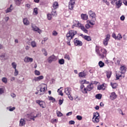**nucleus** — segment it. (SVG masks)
Listing matches in <instances>:
<instances>
[{"instance_id": "1", "label": "nucleus", "mask_w": 127, "mask_h": 127, "mask_svg": "<svg viewBox=\"0 0 127 127\" xmlns=\"http://www.w3.org/2000/svg\"><path fill=\"white\" fill-rule=\"evenodd\" d=\"M96 52L100 58L104 59L107 56V50L102 47H96Z\"/></svg>"}, {"instance_id": "2", "label": "nucleus", "mask_w": 127, "mask_h": 127, "mask_svg": "<svg viewBox=\"0 0 127 127\" xmlns=\"http://www.w3.org/2000/svg\"><path fill=\"white\" fill-rule=\"evenodd\" d=\"M73 23L74 25H75V27H80V28L85 33H88V30L86 29L85 28V27L84 26L80 23L79 21L77 20H73Z\"/></svg>"}, {"instance_id": "3", "label": "nucleus", "mask_w": 127, "mask_h": 127, "mask_svg": "<svg viewBox=\"0 0 127 127\" xmlns=\"http://www.w3.org/2000/svg\"><path fill=\"white\" fill-rule=\"evenodd\" d=\"M77 34V31L75 30H70L66 34V37L67 38L71 40V39H73L75 35Z\"/></svg>"}, {"instance_id": "4", "label": "nucleus", "mask_w": 127, "mask_h": 127, "mask_svg": "<svg viewBox=\"0 0 127 127\" xmlns=\"http://www.w3.org/2000/svg\"><path fill=\"white\" fill-rule=\"evenodd\" d=\"M100 114L98 112H95L93 113V117L92 118V121L94 124H98L100 122Z\"/></svg>"}, {"instance_id": "5", "label": "nucleus", "mask_w": 127, "mask_h": 127, "mask_svg": "<svg viewBox=\"0 0 127 127\" xmlns=\"http://www.w3.org/2000/svg\"><path fill=\"white\" fill-rule=\"evenodd\" d=\"M25 118L27 121H31L32 120L33 121H35V118H37V114L36 115H34L33 113H32L31 114H27Z\"/></svg>"}, {"instance_id": "6", "label": "nucleus", "mask_w": 127, "mask_h": 127, "mask_svg": "<svg viewBox=\"0 0 127 127\" xmlns=\"http://www.w3.org/2000/svg\"><path fill=\"white\" fill-rule=\"evenodd\" d=\"M111 36L110 34H107L105 36V38L103 40V43L104 46H108L109 44V41H110V38Z\"/></svg>"}, {"instance_id": "7", "label": "nucleus", "mask_w": 127, "mask_h": 127, "mask_svg": "<svg viewBox=\"0 0 127 127\" xmlns=\"http://www.w3.org/2000/svg\"><path fill=\"white\" fill-rule=\"evenodd\" d=\"M76 0H70L68 2V8L70 10H73V8H74V6H75V2Z\"/></svg>"}, {"instance_id": "8", "label": "nucleus", "mask_w": 127, "mask_h": 127, "mask_svg": "<svg viewBox=\"0 0 127 127\" xmlns=\"http://www.w3.org/2000/svg\"><path fill=\"white\" fill-rule=\"evenodd\" d=\"M36 103L39 105V106L41 107V108H42V109H45V108H46V104L44 101L36 100Z\"/></svg>"}, {"instance_id": "9", "label": "nucleus", "mask_w": 127, "mask_h": 127, "mask_svg": "<svg viewBox=\"0 0 127 127\" xmlns=\"http://www.w3.org/2000/svg\"><path fill=\"white\" fill-rule=\"evenodd\" d=\"M56 60H57V57L54 56V55H53L48 59V62L49 63H52L53 61H56Z\"/></svg>"}, {"instance_id": "10", "label": "nucleus", "mask_w": 127, "mask_h": 127, "mask_svg": "<svg viewBox=\"0 0 127 127\" xmlns=\"http://www.w3.org/2000/svg\"><path fill=\"white\" fill-rule=\"evenodd\" d=\"M74 43L76 46H82V45H83L82 41L78 40L77 38L74 39Z\"/></svg>"}, {"instance_id": "11", "label": "nucleus", "mask_w": 127, "mask_h": 127, "mask_svg": "<svg viewBox=\"0 0 127 127\" xmlns=\"http://www.w3.org/2000/svg\"><path fill=\"white\" fill-rule=\"evenodd\" d=\"M31 27L34 31H37V32H38V33L40 34V33L41 32V30L38 28L37 26H36L35 25L33 24H32Z\"/></svg>"}, {"instance_id": "12", "label": "nucleus", "mask_w": 127, "mask_h": 127, "mask_svg": "<svg viewBox=\"0 0 127 127\" xmlns=\"http://www.w3.org/2000/svg\"><path fill=\"white\" fill-rule=\"evenodd\" d=\"M44 77L43 75H40L38 77H35L34 78L32 79V82H38L40 81V80H43Z\"/></svg>"}, {"instance_id": "13", "label": "nucleus", "mask_w": 127, "mask_h": 127, "mask_svg": "<svg viewBox=\"0 0 127 127\" xmlns=\"http://www.w3.org/2000/svg\"><path fill=\"white\" fill-rule=\"evenodd\" d=\"M40 92H43V93H45V89H47V87L46 84L43 83L40 85Z\"/></svg>"}, {"instance_id": "14", "label": "nucleus", "mask_w": 127, "mask_h": 127, "mask_svg": "<svg viewBox=\"0 0 127 127\" xmlns=\"http://www.w3.org/2000/svg\"><path fill=\"white\" fill-rule=\"evenodd\" d=\"M120 70L121 74H125L127 71V67H126V65H121Z\"/></svg>"}, {"instance_id": "15", "label": "nucleus", "mask_w": 127, "mask_h": 127, "mask_svg": "<svg viewBox=\"0 0 127 127\" xmlns=\"http://www.w3.org/2000/svg\"><path fill=\"white\" fill-rule=\"evenodd\" d=\"M24 61L26 63H29V62H33V59L32 58H29L27 56L25 57L24 59Z\"/></svg>"}, {"instance_id": "16", "label": "nucleus", "mask_w": 127, "mask_h": 127, "mask_svg": "<svg viewBox=\"0 0 127 127\" xmlns=\"http://www.w3.org/2000/svg\"><path fill=\"white\" fill-rule=\"evenodd\" d=\"M115 4L117 8H120V7L122 6V4H123V0H117V1L115 2Z\"/></svg>"}, {"instance_id": "17", "label": "nucleus", "mask_w": 127, "mask_h": 127, "mask_svg": "<svg viewBox=\"0 0 127 127\" xmlns=\"http://www.w3.org/2000/svg\"><path fill=\"white\" fill-rule=\"evenodd\" d=\"M88 14L89 16L92 17V19H95V18H96V13L93 12V11L89 10L88 12Z\"/></svg>"}, {"instance_id": "18", "label": "nucleus", "mask_w": 127, "mask_h": 127, "mask_svg": "<svg viewBox=\"0 0 127 127\" xmlns=\"http://www.w3.org/2000/svg\"><path fill=\"white\" fill-rule=\"evenodd\" d=\"M117 97L118 95L116 94L115 92H112L110 95V99L111 100H112V101H114V100H116V99H117Z\"/></svg>"}, {"instance_id": "19", "label": "nucleus", "mask_w": 127, "mask_h": 127, "mask_svg": "<svg viewBox=\"0 0 127 127\" xmlns=\"http://www.w3.org/2000/svg\"><path fill=\"white\" fill-rule=\"evenodd\" d=\"M94 88V84L93 83H90L89 85H87L86 89L88 91H92Z\"/></svg>"}, {"instance_id": "20", "label": "nucleus", "mask_w": 127, "mask_h": 127, "mask_svg": "<svg viewBox=\"0 0 127 127\" xmlns=\"http://www.w3.org/2000/svg\"><path fill=\"white\" fill-rule=\"evenodd\" d=\"M25 125V120L23 119H21L19 121V126L23 127Z\"/></svg>"}, {"instance_id": "21", "label": "nucleus", "mask_w": 127, "mask_h": 127, "mask_svg": "<svg viewBox=\"0 0 127 127\" xmlns=\"http://www.w3.org/2000/svg\"><path fill=\"white\" fill-rule=\"evenodd\" d=\"M64 93L66 95H70L71 94V88H66L64 89Z\"/></svg>"}, {"instance_id": "22", "label": "nucleus", "mask_w": 127, "mask_h": 127, "mask_svg": "<svg viewBox=\"0 0 127 127\" xmlns=\"http://www.w3.org/2000/svg\"><path fill=\"white\" fill-rule=\"evenodd\" d=\"M12 9H13V7L12 6V4L10 5V7L5 10L6 13H8V12H11L12 11Z\"/></svg>"}, {"instance_id": "23", "label": "nucleus", "mask_w": 127, "mask_h": 127, "mask_svg": "<svg viewBox=\"0 0 127 127\" xmlns=\"http://www.w3.org/2000/svg\"><path fill=\"white\" fill-rule=\"evenodd\" d=\"M23 22L24 25H29V21H28L27 18H24L23 20Z\"/></svg>"}, {"instance_id": "24", "label": "nucleus", "mask_w": 127, "mask_h": 127, "mask_svg": "<svg viewBox=\"0 0 127 127\" xmlns=\"http://www.w3.org/2000/svg\"><path fill=\"white\" fill-rule=\"evenodd\" d=\"M59 5L58 4V2L57 1H55L53 4V7L54 9H57L58 8Z\"/></svg>"}, {"instance_id": "25", "label": "nucleus", "mask_w": 127, "mask_h": 127, "mask_svg": "<svg viewBox=\"0 0 127 127\" xmlns=\"http://www.w3.org/2000/svg\"><path fill=\"white\" fill-rule=\"evenodd\" d=\"M81 17L83 20H87V19H88V15L86 14H81Z\"/></svg>"}, {"instance_id": "26", "label": "nucleus", "mask_w": 127, "mask_h": 127, "mask_svg": "<svg viewBox=\"0 0 127 127\" xmlns=\"http://www.w3.org/2000/svg\"><path fill=\"white\" fill-rule=\"evenodd\" d=\"M0 60H6L7 59L5 58V53H2L0 55Z\"/></svg>"}, {"instance_id": "27", "label": "nucleus", "mask_w": 127, "mask_h": 127, "mask_svg": "<svg viewBox=\"0 0 127 127\" xmlns=\"http://www.w3.org/2000/svg\"><path fill=\"white\" fill-rule=\"evenodd\" d=\"M51 14L53 15V16H57V12H56V9H52Z\"/></svg>"}, {"instance_id": "28", "label": "nucleus", "mask_w": 127, "mask_h": 127, "mask_svg": "<svg viewBox=\"0 0 127 127\" xmlns=\"http://www.w3.org/2000/svg\"><path fill=\"white\" fill-rule=\"evenodd\" d=\"M22 1V0H14L15 4H16V5H18V6H19V5L21 4Z\"/></svg>"}, {"instance_id": "29", "label": "nucleus", "mask_w": 127, "mask_h": 127, "mask_svg": "<svg viewBox=\"0 0 127 127\" xmlns=\"http://www.w3.org/2000/svg\"><path fill=\"white\" fill-rule=\"evenodd\" d=\"M85 40H87V41H91V40H92V39H91V37L89 36H84L83 37Z\"/></svg>"}, {"instance_id": "30", "label": "nucleus", "mask_w": 127, "mask_h": 127, "mask_svg": "<svg viewBox=\"0 0 127 127\" xmlns=\"http://www.w3.org/2000/svg\"><path fill=\"white\" fill-rule=\"evenodd\" d=\"M95 21H96V18L93 19V20H91V21H87V22L90 23L91 25H95Z\"/></svg>"}, {"instance_id": "31", "label": "nucleus", "mask_w": 127, "mask_h": 127, "mask_svg": "<svg viewBox=\"0 0 127 127\" xmlns=\"http://www.w3.org/2000/svg\"><path fill=\"white\" fill-rule=\"evenodd\" d=\"M111 86L112 87L113 89H116L118 87V84L117 83H111Z\"/></svg>"}, {"instance_id": "32", "label": "nucleus", "mask_w": 127, "mask_h": 127, "mask_svg": "<svg viewBox=\"0 0 127 127\" xmlns=\"http://www.w3.org/2000/svg\"><path fill=\"white\" fill-rule=\"evenodd\" d=\"M98 65L100 68H103V67L105 66V63H104L102 61H99L98 63Z\"/></svg>"}, {"instance_id": "33", "label": "nucleus", "mask_w": 127, "mask_h": 127, "mask_svg": "<svg viewBox=\"0 0 127 127\" xmlns=\"http://www.w3.org/2000/svg\"><path fill=\"white\" fill-rule=\"evenodd\" d=\"M59 63L60 65H63L65 63V60L63 59H60L59 60Z\"/></svg>"}, {"instance_id": "34", "label": "nucleus", "mask_w": 127, "mask_h": 127, "mask_svg": "<svg viewBox=\"0 0 127 127\" xmlns=\"http://www.w3.org/2000/svg\"><path fill=\"white\" fill-rule=\"evenodd\" d=\"M79 76L80 78H83V77H85L86 76V73L84 72H81L79 73Z\"/></svg>"}, {"instance_id": "35", "label": "nucleus", "mask_w": 127, "mask_h": 127, "mask_svg": "<svg viewBox=\"0 0 127 127\" xmlns=\"http://www.w3.org/2000/svg\"><path fill=\"white\" fill-rule=\"evenodd\" d=\"M107 77L108 79H110L111 78V76H112V72L111 71H107Z\"/></svg>"}, {"instance_id": "36", "label": "nucleus", "mask_w": 127, "mask_h": 127, "mask_svg": "<svg viewBox=\"0 0 127 127\" xmlns=\"http://www.w3.org/2000/svg\"><path fill=\"white\" fill-rule=\"evenodd\" d=\"M80 83L81 85H84V84H89V81H87L86 79L82 80L80 81Z\"/></svg>"}, {"instance_id": "37", "label": "nucleus", "mask_w": 127, "mask_h": 127, "mask_svg": "<svg viewBox=\"0 0 127 127\" xmlns=\"http://www.w3.org/2000/svg\"><path fill=\"white\" fill-rule=\"evenodd\" d=\"M31 45L32 47H33V48H34L35 47H36L37 46L36 42H35V41L31 42Z\"/></svg>"}, {"instance_id": "38", "label": "nucleus", "mask_w": 127, "mask_h": 127, "mask_svg": "<svg viewBox=\"0 0 127 127\" xmlns=\"http://www.w3.org/2000/svg\"><path fill=\"white\" fill-rule=\"evenodd\" d=\"M123 38V37L122 36V35L121 34H118L117 36H116V40H121Z\"/></svg>"}, {"instance_id": "39", "label": "nucleus", "mask_w": 127, "mask_h": 127, "mask_svg": "<svg viewBox=\"0 0 127 127\" xmlns=\"http://www.w3.org/2000/svg\"><path fill=\"white\" fill-rule=\"evenodd\" d=\"M81 91L83 94H87L88 93L87 92L88 90H87V88L85 87L83 89H81Z\"/></svg>"}, {"instance_id": "40", "label": "nucleus", "mask_w": 127, "mask_h": 127, "mask_svg": "<svg viewBox=\"0 0 127 127\" xmlns=\"http://www.w3.org/2000/svg\"><path fill=\"white\" fill-rule=\"evenodd\" d=\"M11 66L12 68H13V69H16V66H17V65L16 64V63L15 62H13L11 64Z\"/></svg>"}, {"instance_id": "41", "label": "nucleus", "mask_w": 127, "mask_h": 127, "mask_svg": "<svg viewBox=\"0 0 127 127\" xmlns=\"http://www.w3.org/2000/svg\"><path fill=\"white\" fill-rule=\"evenodd\" d=\"M1 81L2 82H3V83H5V84H6V83H7V78H6V77H2L1 79Z\"/></svg>"}, {"instance_id": "42", "label": "nucleus", "mask_w": 127, "mask_h": 127, "mask_svg": "<svg viewBox=\"0 0 127 127\" xmlns=\"http://www.w3.org/2000/svg\"><path fill=\"white\" fill-rule=\"evenodd\" d=\"M120 77H123V78H125V75H122L121 74H119L118 73L116 74V79L117 80H119L120 79Z\"/></svg>"}, {"instance_id": "43", "label": "nucleus", "mask_w": 127, "mask_h": 127, "mask_svg": "<svg viewBox=\"0 0 127 127\" xmlns=\"http://www.w3.org/2000/svg\"><path fill=\"white\" fill-rule=\"evenodd\" d=\"M95 97L96 99H98V100H101V99H102V95L101 94H97Z\"/></svg>"}, {"instance_id": "44", "label": "nucleus", "mask_w": 127, "mask_h": 127, "mask_svg": "<svg viewBox=\"0 0 127 127\" xmlns=\"http://www.w3.org/2000/svg\"><path fill=\"white\" fill-rule=\"evenodd\" d=\"M61 89H62V87H60V88L58 89V93H59V95L61 96H63V93L62 92V90H60Z\"/></svg>"}, {"instance_id": "45", "label": "nucleus", "mask_w": 127, "mask_h": 127, "mask_svg": "<svg viewBox=\"0 0 127 127\" xmlns=\"http://www.w3.org/2000/svg\"><path fill=\"white\" fill-rule=\"evenodd\" d=\"M42 53H43L44 55H45V56H47L48 54H47V52L46 51V50L43 49L42 50Z\"/></svg>"}, {"instance_id": "46", "label": "nucleus", "mask_w": 127, "mask_h": 127, "mask_svg": "<svg viewBox=\"0 0 127 127\" xmlns=\"http://www.w3.org/2000/svg\"><path fill=\"white\" fill-rule=\"evenodd\" d=\"M47 18L49 20H51V19H52V14H47Z\"/></svg>"}, {"instance_id": "47", "label": "nucleus", "mask_w": 127, "mask_h": 127, "mask_svg": "<svg viewBox=\"0 0 127 127\" xmlns=\"http://www.w3.org/2000/svg\"><path fill=\"white\" fill-rule=\"evenodd\" d=\"M64 59H66L67 60H68V61L70 60V56L68 55H65L64 56Z\"/></svg>"}, {"instance_id": "48", "label": "nucleus", "mask_w": 127, "mask_h": 127, "mask_svg": "<svg viewBox=\"0 0 127 127\" xmlns=\"http://www.w3.org/2000/svg\"><path fill=\"white\" fill-rule=\"evenodd\" d=\"M35 74L36 76H39L40 75V71H39V70H35Z\"/></svg>"}, {"instance_id": "49", "label": "nucleus", "mask_w": 127, "mask_h": 127, "mask_svg": "<svg viewBox=\"0 0 127 127\" xmlns=\"http://www.w3.org/2000/svg\"><path fill=\"white\" fill-rule=\"evenodd\" d=\"M33 13H35V15H37V14H38V11L37 10V8H34Z\"/></svg>"}, {"instance_id": "50", "label": "nucleus", "mask_w": 127, "mask_h": 127, "mask_svg": "<svg viewBox=\"0 0 127 127\" xmlns=\"http://www.w3.org/2000/svg\"><path fill=\"white\" fill-rule=\"evenodd\" d=\"M49 101H53V102H56V100L55 99V98H53L52 96H50L49 97Z\"/></svg>"}, {"instance_id": "51", "label": "nucleus", "mask_w": 127, "mask_h": 127, "mask_svg": "<svg viewBox=\"0 0 127 127\" xmlns=\"http://www.w3.org/2000/svg\"><path fill=\"white\" fill-rule=\"evenodd\" d=\"M14 76H17V75H18V70H17V69H14Z\"/></svg>"}, {"instance_id": "52", "label": "nucleus", "mask_w": 127, "mask_h": 127, "mask_svg": "<svg viewBox=\"0 0 127 127\" xmlns=\"http://www.w3.org/2000/svg\"><path fill=\"white\" fill-rule=\"evenodd\" d=\"M58 34V33L56 31H53V35L54 36H57V35Z\"/></svg>"}, {"instance_id": "53", "label": "nucleus", "mask_w": 127, "mask_h": 127, "mask_svg": "<svg viewBox=\"0 0 127 127\" xmlns=\"http://www.w3.org/2000/svg\"><path fill=\"white\" fill-rule=\"evenodd\" d=\"M57 115L58 117H62L63 116V114H62L60 112H57Z\"/></svg>"}, {"instance_id": "54", "label": "nucleus", "mask_w": 127, "mask_h": 127, "mask_svg": "<svg viewBox=\"0 0 127 127\" xmlns=\"http://www.w3.org/2000/svg\"><path fill=\"white\" fill-rule=\"evenodd\" d=\"M4 92V89L3 88H0V95L3 94Z\"/></svg>"}, {"instance_id": "55", "label": "nucleus", "mask_w": 127, "mask_h": 127, "mask_svg": "<svg viewBox=\"0 0 127 127\" xmlns=\"http://www.w3.org/2000/svg\"><path fill=\"white\" fill-rule=\"evenodd\" d=\"M118 1V0H111V4L115 5V3Z\"/></svg>"}, {"instance_id": "56", "label": "nucleus", "mask_w": 127, "mask_h": 127, "mask_svg": "<svg viewBox=\"0 0 127 127\" xmlns=\"http://www.w3.org/2000/svg\"><path fill=\"white\" fill-rule=\"evenodd\" d=\"M76 119L78 120V121H81L82 120V116L78 115L76 116Z\"/></svg>"}, {"instance_id": "57", "label": "nucleus", "mask_w": 127, "mask_h": 127, "mask_svg": "<svg viewBox=\"0 0 127 127\" xmlns=\"http://www.w3.org/2000/svg\"><path fill=\"white\" fill-rule=\"evenodd\" d=\"M67 96H68L69 100H70L71 101H73V97H72V96H71V94H68V95H67Z\"/></svg>"}, {"instance_id": "58", "label": "nucleus", "mask_w": 127, "mask_h": 127, "mask_svg": "<svg viewBox=\"0 0 127 127\" xmlns=\"http://www.w3.org/2000/svg\"><path fill=\"white\" fill-rule=\"evenodd\" d=\"M63 101L64 100H61V99H60L59 101V104L60 106H61V105H62L63 104Z\"/></svg>"}, {"instance_id": "59", "label": "nucleus", "mask_w": 127, "mask_h": 127, "mask_svg": "<svg viewBox=\"0 0 127 127\" xmlns=\"http://www.w3.org/2000/svg\"><path fill=\"white\" fill-rule=\"evenodd\" d=\"M69 125H74L75 124V121H70L68 122Z\"/></svg>"}, {"instance_id": "60", "label": "nucleus", "mask_w": 127, "mask_h": 127, "mask_svg": "<svg viewBox=\"0 0 127 127\" xmlns=\"http://www.w3.org/2000/svg\"><path fill=\"white\" fill-rule=\"evenodd\" d=\"M103 87H104V85L98 86L97 89L98 90H102V89H103Z\"/></svg>"}, {"instance_id": "61", "label": "nucleus", "mask_w": 127, "mask_h": 127, "mask_svg": "<svg viewBox=\"0 0 127 127\" xmlns=\"http://www.w3.org/2000/svg\"><path fill=\"white\" fill-rule=\"evenodd\" d=\"M14 110H15V107H12V108H10V109H9V111L10 112H13V111H14Z\"/></svg>"}, {"instance_id": "62", "label": "nucleus", "mask_w": 127, "mask_h": 127, "mask_svg": "<svg viewBox=\"0 0 127 127\" xmlns=\"http://www.w3.org/2000/svg\"><path fill=\"white\" fill-rule=\"evenodd\" d=\"M85 27L86 28H87V29H89V28H90V27H91V26L90 25V24H86L85 25Z\"/></svg>"}, {"instance_id": "63", "label": "nucleus", "mask_w": 127, "mask_h": 127, "mask_svg": "<svg viewBox=\"0 0 127 127\" xmlns=\"http://www.w3.org/2000/svg\"><path fill=\"white\" fill-rule=\"evenodd\" d=\"M123 2L124 3L125 5L127 6V0H123Z\"/></svg>"}, {"instance_id": "64", "label": "nucleus", "mask_w": 127, "mask_h": 127, "mask_svg": "<svg viewBox=\"0 0 127 127\" xmlns=\"http://www.w3.org/2000/svg\"><path fill=\"white\" fill-rule=\"evenodd\" d=\"M8 19H9V17H5L4 18V20L6 22H7V21H8Z\"/></svg>"}]
</instances>
